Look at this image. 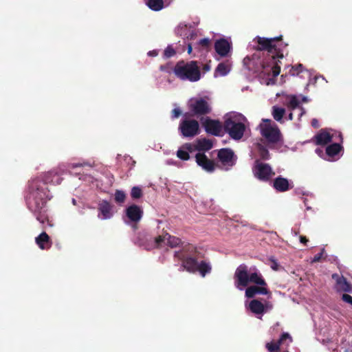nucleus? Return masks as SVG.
I'll return each mask as SVG.
<instances>
[{
  "instance_id": "nucleus-32",
  "label": "nucleus",
  "mask_w": 352,
  "mask_h": 352,
  "mask_svg": "<svg viewBox=\"0 0 352 352\" xmlns=\"http://www.w3.org/2000/svg\"><path fill=\"white\" fill-rule=\"evenodd\" d=\"M46 174H52L50 179H52V181L47 182V184H52L54 185H58L60 184L63 180V178H61L60 176L57 173H55L54 171L48 172Z\"/></svg>"
},
{
  "instance_id": "nucleus-30",
  "label": "nucleus",
  "mask_w": 352,
  "mask_h": 352,
  "mask_svg": "<svg viewBox=\"0 0 352 352\" xmlns=\"http://www.w3.org/2000/svg\"><path fill=\"white\" fill-rule=\"evenodd\" d=\"M258 152L261 160H267L270 159V155L267 148L263 145L258 144Z\"/></svg>"
},
{
  "instance_id": "nucleus-11",
  "label": "nucleus",
  "mask_w": 352,
  "mask_h": 352,
  "mask_svg": "<svg viewBox=\"0 0 352 352\" xmlns=\"http://www.w3.org/2000/svg\"><path fill=\"white\" fill-rule=\"evenodd\" d=\"M181 134L186 138H192L199 133V124L196 120H183L179 125Z\"/></svg>"
},
{
  "instance_id": "nucleus-6",
  "label": "nucleus",
  "mask_w": 352,
  "mask_h": 352,
  "mask_svg": "<svg viewBox=\"0 0 352 352\" xmlns=\"http://www.w3.org/2000/svg\"><path fill=\"white\" fill-rule=\"evenodd\" d=\"M173 72L175 75L182 80L196 82L201 78L200 70L195 60H180L176 63Z\"/></svg>"
},
{
  "instance_id": "nucleus-52",
  "label": "nucleus",
  "mask_w": 352,
  "mask_h": 352,
  "mask_svg": "<svg viewBox=\"0 0 352 352\" xmlns=\"http://www.w3.org/2000/svg\"><path fill=\"white\" fill-rule=\"evenodd\" d=\"M192 48L191 44L188 45V53L190 54L192 52Z\"/></svg>"
},
{
  "instance_id": "nucleus-35",
  "label": "nucleus",
  "mask_w": 352,
  "mask_h": 352,
  "mask_svg": "<svg viewBox=\"0 0 352 352\" xmlns=\"http://www.w3.org/2000/svg\"><path fill=\"white\" fill-rule=\"evenodd\" d=\"M126 199V194L124 191L117 190L115 192V201L116 203L122 204Z\"/></svg>"
},
{
  "instance_id": "nucleus-1",
  "label": "nucleus",
  "mask_w": 352,
  "mask_h": 352,
  "mask_svg": "<svg viewBox=\"0 0 352 352\" xmlns=\"http://www.w3.org/2000/svg\"><path fill=\"white\" fill-rule=\"evenodd\" d=\"M52 174H45L42 179L36 178L30 182L29 193L26 197L29 210L36 217L37 221L44 225L49 222L46 204L52 198L47 187V182H52Z\"/></svg>"
},
{
  "instance_id": "nucleus-22",
  "label": "nucleus",
  "mask_w": 352,
  "mask_h": 352,
  "mask_svg": "<svg viewBox=\"0 0 352 352\" xmlns=\"http://www.w3.org/2000/svg\"><path fill=\"white\" fill-rule=\"evenodd\" d=\"M111 208V205L106 200H103L99 204L98 210L102 215V219H110L112 217Z\"/></svg>"
},
{
  "instance_id": "nucleus-41",
  "label": "nucleus",
  "mask_w": 352,
  "mask_h": 352,
  "mask_svg": "<svg viewBox=\"0 0 352 352\" xmlns=\"http://www.w3.org/2000/svg\"><path fill=\"white\" fill-rule=\"evenodd\" d=\"M182 148L185 151H187L188 153H192L193 151L196 150L195 146H194L191 143H186L182 145Z\"/></svg>"
},
{
  "instance_id": "nucleus-16",
  "label": "nucleus",
  "mask_w": 352,
  "mask_h": 352,
  "mask_svg": "<svg viewBox=\"0 0 352 352\" xmlns=\"http://www.w3.org/2000/svg\"><path fill=\"white\" fill-rule=\"evenodd\" d=\"M214 50L220 57H226L232 50V43L226 38H220L214 43Z\"/></svg>"
},
{
  "instance_id": "nucleus-18",
  "label": "nucleus",
  "mask_w": 352,
  "mask_h": 352,
  "mask_svg": "<svg viewBox=\"0 0 352 352\" xmlns=\"http://www.w3.org/2000/svg\"><path fill=\"white\" fill-rule=\"evenodd\" d=\"M35 242L41 250H48L52 246V241L49 235L43 232L35 239Z\"/></svg>"
},
{
  "instance_id": "nucleus-4",
  "label": "nucleus",
  "mask_w": 352,
  "mask_h": 352,
  "mask_svg": "<svg viewBox=\"0 0 352 352\" xmlns=\"http://www.w3.org/2000/svg\"><path fill=\"white\" fill-rule=\"evenodd\" d=\"M243 64L246 68L254 74H263L270 75L271 73L274 77H276L280 72V65L277 63L272 64L268 59L261 60L258 56L254 54L252 58L248 56L243 59Z\"/></svg>"
},
{
  "instance_id": "nucleus-13",
  "label": "nucleus",
  "mask_w": 352,
  "mask_h": 352,
  "mask_svg": "<svg viewBox=\"0 0 352 352\" xmlns=\"http://www.w3.org/2000/svg\"><path fill=\"white\" fill-rule=\"evenodd\" d=\"M217 158L223 166H233L236 160L234 151L229 148H221L218 151Z\"/></svg>"
},
{
  "instance_id": "nucleus-48",
  "label": "nucleus",
  "mask_w": 352,
  "mask_h": 352,
  "mask_svg": "<svg viewBox=\"0 0 352 352\" xmlns=\"http://www.w3.org/2000/svg\"><path fill=\"white\" fill-rule=\"evenodd\" d=\"M148 55L150 56H156L157 55V52L156 50L149 51L148 52Z\"/></svg>"
},
{
  "instance_id": "nucleus-10",
  "label": "nucleus",
  "mask_w": 352,
  "mask_h": 352,
  "mask_svg": "<svg viewBox=\"0 0 352 352\" xmlns=\"http://www.w3.org/2000/svg\"><path fill=\"white\" fill-rule=\"evenodd\" d=\"M253 173L257 179L263 182L269 181L275 175L268 164L263 163L258 160H256L254 162Z\"/></svg>"
},
{
  "instance_id": "nucleus-29",
  "label": "nucleus",
  "mask_w": 352,
  "mask_h": 352,
  "mask_svg": "<svg viewBox=\"0 0 352 352\" xmlns=\"http://www.w3.org/2000/svg\"><path fill=\"white\" fill-rule=\"evenodd\" d=\"M166 235H168L167 244L170 248H176L182 243V240L179 238L171 236L168 233H166Z\"/></svg>"
},
{
  "instance_id": "nucleus-43",
  "label": "nucleus",
  "mask_w": 352,
  "mask_h": 352,
  "mask_svg": "<svg viewBox=\"0 0 352 352\" xmlns=\"http://www.w3.org/2000/svg\"><path fill=\"white\" fill-rule=\"evenodd\" d=\"M171 114L172 118H177L181 116L182 111L179 108H175L172 110Z\"/></svg>"
},
{
  "instance_id": "nucleus-59",
  "label": "nucleus",
  "mask_w": 352,
  "mask_h": 352,
  "mask_svg": "<svg viewBox=\"0 0 352 352\" xmlns=\"http://www.w3.org/2000/svg\"><path fill=\"white\" fill-rule=\"evenodd\" d=\"M277 265V263H274V267H276Z\"/></svg>"
},
{
  "instance_id": "nucleus-56",
  "label": "nucleus",
  "mask_w": 352,
  "mask_h": 352,
  "mask_svg": "<svg viewBox=\"0 0 352 352\" xmlns=\"http://www.w3.org/2000/svg\"><path fill=\"white\" fill-rule=\"evenodd\" d=\"M82 164H75V165H73V167H78V166H81Z\"/></svg>"
},
{
  "instance_id": "nucleus-34",
  "label": "nucleus",
  "mask_w": 352,
  "mask_h": 352,
  "mask_svg": "<svg viewBox=\"0 0 352 352\" xmlns=\"http://www.w3.org/2000/svg\"><path fill=\"white\" fill-rule=\"evenodd\" d=\"M176 54V51L171 45H169L164 50L163 56L165 58H169L174 56Z\"/></svg>"
},
{
  "instance_id": "nucleus-26",
  "label": "nucleus",
  "mask_w": 352,
  "mask_h": 352,
  "mask_svg": "<svg viewBox=\"0 0 352 352\" xmlns=\"http://www.w3.org/2000/svg\"><path fill=\"white\" fill-rule=\"evenodd\" d=\"M342 147L338 143H333L326 148V153L329 157H334L342 150Z\"/></svg>"
},
{
  "instance_id": "nucleus-25",
  "label": "nucleus",
  "mask_w": 352,
  "mask_h": 352,
  "mask_svg": "<svg viewBox=\"0 0 352 352\" xmlns=\"http://www.w3.org/2000/svg\"><path fill=\"white\" fill-rule=\"evenodd\" d=\"M249 308L255 314H262L265 311V305L256 299L250 301Z\"/></svg>"
},
{
  "instance_id": "nucleus-42",
  "label": "nucleus",
  "mask_w": 352,
  "mask_h": 352,
  "mask_svg": "<svg viewBox=\"0 0 352 352\" xmlns=\"http://www.w3.org/2000/svg\"><path fill=\"white\" fill-rule=\"evenodd\" d=\"M324 252V249L323 248V249L321 250V252L320 253L316 254L314 256L311 262L312 263H317V262L320 261V260H321V258H322V257L323 256Z\"/></svg>"
},
{
  "instance_id": "nucleus-19",
  "label": "nucleus",
  "mask_w": 352,
  "mask_h": 352,
  "mask_svg": "<svg viewBox=\"0 0 352 352\" xmlns=\"http://www.w3.org/2000/svg\"><path fill=\"white\" fill-rule=\"evenodd\" d=\"M231 66L232 64L229 60L219 63L214 70V76L217 78L226 76L230 72Z\"/></svg>"
},
{
  "instance_id": "nucleus-36",
  "label": "nucleus",
  "mask_w": 352,
  "mask_h": 352,
  "mask_svg": "<svg viewBox=\"0 0 352 352\" xmlns=\"http://www.w3.org/2000/svg\"><path fill=\"white\" fill-rule=\"evenodd\" d=\"M300 102L296 96H292L287 107L289 109L294 110L298 107Z\"/></svg>"
},
{
  "instance_id": "nucleus-50",
  "label": "nucleus",
  "mask_w": 352,
  "mask_h": 352,
  "mask_svg": "<svg viewBox=\"0 0 352 352\" xmlns=\"http://www.w3.org/2000/svg\"><path fill=\"white\" fill-rule=\"evenodd\" d=\"M210 65H208V64H206V65H204V67H203V70H204L205 72L210 71Z\"/></svg>"
},
{
  "instance_id": "nucleus-20",
  "label": "nucleus",
  "mask_w": 352,
  "mask_h": 352,
  "mask_svg": "<svg viewBox=\"0 0 352 352\" xmlns=\"http://www.w3.org/2000/svg\"><path fill=\"white\" fill-rule=\"evenodd\" d=\"M268 289L264 286L258 287L256 285L250 286L245 289V296L248 298L254 297L256 294H268Z\"/></svg>"
},
{
  "instance_id": "nucleus-33",
  "label": "nucleus",
  "mask_w": 352,
  "mask_h": 352,
  "mask_svg": "<svg viewBox=\"0 0 352 352\" xmlns=\"http://www.w3.org/2000/svg\"><path fill=\"white\" fill-rule=\"evenodd\" d=\"M280 344L277 341V342H267L265 345V347L269 351V352H280Z\"/></svg>"
},
{
  "instance_id": "nucleus-12",
  "label": "nucleus",
  "mask_w": 352,
  "mask_h": 352,
  "mask_svg": "<svg viewBox=\"0 0 352 352\" xmlns=\"http://www.w3.org/2000/svg\"><path fill=\"white\" fill-rule=\"evenodd\" d=\"M200 121L207 133L214 136H220L221 135L223 125L222 126L221 123L218 120H212L209 117H202Z\"/></svg>"
},
{
  "instance_id": "nucleus-44",
  "label": "nucleus",
  "mask_w": 352,
  "mask_h": 352,
  "mask_svg": "<svg viewBox=\"0 0 352 352\" xmlns=\"http://www.w3.org/2000/svg\"><path fill=\"white\" fill-rule=\"evenodd\" d=\"M287 338H289L290 341L292 342V338L289 336V334L288 333H283L280 336V337L279 340H278V342H279V344H281L283 342V341L285 340Z\"/></svg>"
},
{
  "instance_id": "nucleus-53",
  "label": "nucleus",
  "mask_w": 352,
  "mask_h": 352,
  "mask_svg": "<svg viewBox=\"0 0 352 352\" xmlns=\"http://www.w3.org/2000/svg\"><path fill=\"white\" fill-rule=\"evenodd\" d=\"M288 119L289 120H293V113H290L289 115H288Z\"/></svg>"
},
{
  "instance_id": "nucleus-55",
  "label": "nucleus",
  "mask_w": 352,
  "mask_h": 352,
  "mask_svg": "<svg viewBox=\"0 0 352 352\" xmlns=\"http://www.w3.org/2000/svg\"><path fill=\"white\" fill-rule=\"evenodd\" d=\"M316 152L320 155L322 151L320 148H316Z\"/></svg>"
},
{
  "instance_id": "nucleus-58",
  "label": "nucleus",
  "mask_w": 352,
  "mask_h": 352,
  "mask_svg": "<svg viewBox=\"0 0 352 352\" xmlns=\"http://www.w3.org/2000/svg\"><path fill=\"white\" fill-rule=\"evenodd\" d=\"M76 202V200L74 199H73V203L75 204Z\"/></svg>"
},
{
  "instance_id": "nucleus-27",
  "label": "nucleus",
  "mask_w": 352,
  "mask_h": 352,
  "mask_svg": "<svg viewBox=\"0 0 352 352\" xmlns=\"http://www.w3.org/2000/svg\"><path fill=\"white\" fill-rule=\"evenodd\" d=\"M285 113V109L277 106L272 107V114L274 120L279 122H283L282 120Z\"/></svg>"
},
{
  "instance_id": "nucleus-3",
  "label": "nucleus",
  "mask_w": 352,
  "mask_h": 352,
  "mask_svg": "<svg viewBox=\"0 0 352 352\" xmlns=\"http://www.w3.org/2000/svg\"><path fill=\"white\" fill-rule=\"evenodd\" d=\"M254 41L257 43L256 51L267 52L265 59H268L273 65H280V59L284 57L283 50L288 45L283 41L282 35L270 38L256 36Z\"/></svg>"
},
{
  "instance_id": "nucleus-5",
  "label": "nucleus",
  "mask_w": 352,
  "mask_h": 352,
  "mask_svg": "<svg viewBox=\"0 0 352 352\" xmlns=\"http://www.w3.org/2000/svg\"><path fill=\"white\" fill-rule=\"evenodd\" d=\"M234 285L237 288L245 287L250 283L261 286H266L267 283L262 275L255 270L249 272L248 267L245 264L240 265L234 272Z\"/></svg>"
},
{
  "instance_id": "nucleus-49",
  "label": "nucleus",
  "mask_w": 352,
  "mask_h": 352,
  "mask_svg": "<svg viewBox=\"0 0 352 352\" xmlns=\"http://www.w3.org/2000/svg\"><path fill=\"white\" fill-rule=\"evenodd\" d=\"M332 278L336 280V283H338V280L339 278H341V276H340L338 274H332Z\"/></svg>"
},
{
  "instance_id": "nucleus-47",
  "label": "nucleus",
  "mask_w": 352,
  "mask_h": 352,
  "mask_svg": "<svg viewBox=\"0 0 352 352\" xmlns=\"http://www.w3.org/2000/svg\"><path fill=\"white\" fill-rule=\"evenodd\" d=\"M311 126L314 128H318L319 126L318 122L316 119H313L311 121Z\"/></svg>"
},
{
  "instance_id": "nucleus-7",
  "label": "nucleus",
  "mask_w": 352,
  "mask_h": 352,
  "mask_svg": "<svg viewBox=\"0 0 352 352\" xmlns=\"http://www.w3.org/2000/svg\"><path fill=\"white\" fill-rule=\"evenodd\" d=\"M224 131L234 140H241L245 130V124L237 120L236 117L227 118L223 123Z\"/></svg>"
},
{
  "instance_id": "nucleus-51",
  "label": "nucleus",
  "mask_w": 352,
  "mask_h": 352,
  "mask_svg": "<svg viewBox=\"0 0 352 352\" xmlns=\"http://www.w3.org/2000/svg\"><path fill=\"white\" fill-rule=\"evenodd\" d=\"M303 202H304V204H305V206L307 207V210L311 209V207H309V206H307V199L306 198H305V199H303Z\"/></svg>"
},
{
  "instance_id": "nucleus-23",
  "label": "nucleus",
  "mask_w": 352,
  "mask_h": 352,
  "mask_svg": "<svg viewBox=\"0 0 352 352\" xmlns=\"http://www.w3.org/2000/svg\"><path fill=\"white\" fill-rule=\"evenodd\" d=\"M212 147V142L207 138H201L197 140V144L195 145V149L196 151H199V153L208 151L210 150Z\"/></svg>"
},
{
  "instance_id": "nucleus-60",
  "label": "nucleus",
  "mask_w": 352,
  "mask_h": 352,
  "mask_svg": "<svg viewBox=\"0 0 352 352\" xmlns=\"http://www.w3.org/2000/svg\"><path fill=\"white\" fill-rule=\"evenodd\" d=\"M277 265V263H274V267H276Z\"/></svg>"
},
{
  "instance_id": "nucleus-54",
  "label": "nucleus",
  "mask_w": 352,
  "mask_h": 352,
  "mask_svg": "<svg viewBox=\"0 0 352 352\" xmlns=\"http://www.w3.org/2000/svg\"><path fill=\"white\" fill-rule=\"evenodd\" d=\"M300 110H301V113L300 114V116H302L305 113V110L302 107H300Z\"/></svg>"
},
{
  "instance_id": "nucleus-24",
  "label": "nucleus",
  "mask_w": 352,
  "mask_h": 352,
  "mask_svg": "<svg viewBox=\"0 0 352 352\" xmlns=\"http://www.w3.org/2000/svg\"><path fill=\"white\" fill-rule=\"evenodd\" d=\"M336 289L337 292L352 293V285L349 283L346 278L343 276H341V278H339L338 280Z\"/></svg>"
},
{
  "instance_id": "nucleus-31",
  "label": "nucleus",
  "mask_w": 352,
  "mask_h": 352,
  "mask_svg": "<svg viewBox=\"0 0 352 352\" xmlns=\"http://www.w3.org/2000/svg\"><path fill=\"white\" fill-rule=\"evenodd\" d=\"M168 235L166 233L164 235H159L154 239L153 244L152 245L151 248H158L162 246V244L165 243V241H167Z\"/></svg>"
},
{
  "instance_id": "nucleus-8",
  "label": "nucleus",
  "mask_w": 352,
  "mask_h": 352,
  "mask_svg": "<svg viewBox=\"0 0 352 352\" xmlns=\"http://www.w3.org/2000/svg\"><path fill=\"white\" fill-rule=\"evenodd\" d=\"M265 124H261V133L270 143H278L281 140V133L276 124H272L270 119H263Z\"/></svg>"
},
{
  "instance_id": "nucleus-40",
  "label": "nucleus",
  "mask_w": 352,
  "mask_h": 352,
  "mask_svg": "<svg viewBox=\"0 0 352 352\" xmlns=\"http://www.w3.org/2000/svg\"><path fill=\"white\" fill-rule=\"evenodd\" d=\"M210 44H211V41L208 38H202L198 42V45L199 46H201L204 50H208V49L210 46Z\"/></svg>"
},
{
  "instance_id": "nucleus-17",
  "label": "nucleus",
  "mask_w": 352,
  "mask_h": 352,
  "mask_svg": "<svg viewBox=\"0 0 352 352\" xmlns=\"http://www.w3.org/2000/svg\"><path fill=\"white\" fill-rule=\"evenodd\" d=\"M273 187L278 192H285L292 189L294 186L289 180L282 176H278L273 182Z\"/></svg>"
},
{
  "instance_id": "nucleus-28",
  "label": "nucleus",
  "mask_w": 352,
  "mask_h": 352,
  "mask_svg": "<svg viewBox=\"0 0 352 352\" xmlns=\"http://www.w3.org/2000/svg\"><path fill=\"white\" fill-rule=\"evenodd\" d=\"M147 6L153 10L159 11L164 6L163 0H148Z\"/></svg>"
},
{
  "instance_id": "nucleus-2",
  "label": "nucleus",
  "mask_w": 352,
  "mask_h": 352,
  "mask_svg": "<svg viewBox=\"0 0 352 352\" xmlns=\"http://www.w3.org/2000/svg\"><path fill=\"white\" fill-rule=\"evenodd\" d=\"M174 257L182 261V266L188 272H198L202 277L211 272L212 267L209 262L204 260L198 262V259L203 258L204 255L193 245L183 246L182 250L175 252Z\"/></svg>"
},
{
  "instance_id": "nucleus-21",
  "label": "nucleus",
  "mask_w": 352,
  "mask_h": 352,
  "mask_svg": "<svg viewBox=\"0 0 352 352\" xmlns=\"http://www.w3.org/2000/svg\"><path fill=\"white\" fill-rule=\"evenodd\" d=\"M317 145L324 146L332 141V135L325 131L321 130L314 136Z\"/></svg>"
},
{
  "instance_id": "nucleus-9",
  "label": "nucleus",
  "mask_w": 352,
  "mask_h": 352,
  "mask_svg": "<svg viewBox=\"0 0 352 352\" xmlns=\"http://www.w3.org/2000/svg\"><path fill=\"white\" fill-rule=\"evenodd\" d=\"M188 108L192 116H204L210 114L212 108L208 102L203 98H192L188 104Z\"/></svg>"
},
{
  "instance_id": "nucleus-38",
  "label": "nucleus",
  "mask_w": 352,
  "mask_h": 352,
  "mask_svg": "<svg viewBox=\"0 0 352 352\" xmlns=\"http://www.w3.org/2000/svg\"><path fill=\"white\" fill-rule=\"evenodd\" d=\"M303 66L302 64H298L292 66L289 72V74L292 76H297L302 72Z\"/></svg>"
},
{
  "instance_id": "nucleus-14",
  "label": "nucleus",
  "mask_w": 352,
  "mask_h": 352,
  "mask_svg": "<svg viewBox=\"0 0 352 352\" xmlns=\"http://www.w3.org/2000/svg\"><path fill=\"white\" fill-rule=\"evenodd\" d=\"M126 216L130 222L133 223L132 228L134 230L138 229L137 223H138L143 216L142 209L138 205L133 204L126 208Z\"/></svg>"
},
{
  "instance_id": "nucleus-46",
  "label": "nucleus",
  "mask_w": 352,
  "mask_h": 352,
  "mask_svg": "<svg viewBox=\"0 0 352 352\" xmlns=\"http://www.w3.org/2000/svg\"><path fill=\"white\" fill-rule=\"evenodd\" d=\"M300 243H303L305 245H307V243H308L309 240L305 236H300Z\"/></svg>"
},
{
  "instance_id": "nucleus-57",
  "label": "nucleus",
  "mask_w": 352,
  "mask_h": 352,
  "mask_svg": "<svg viewBox=\"0 0 352 352\" xmlns=\"http://www.w3.org/2000/svg\"><path fill=\"white\" fill-rule=\"evenodd\" d=\"M272 267L273 270H277V267H276L272 266Z\"/></svg>"
},
{
  "instance_id": "nucleus-45",
  "label": "nucleus",
  "mask_w": 352,
  "mask_h": 352,
  "mask_svg": "<svg viewBox=\"0 0 352 352\" xmlns=\"http://www.w3.org/2000/svg\"><path fill=\"white\" fill-rule=\"evenodd\" d=\"M342 300L352 305V296L347 294H344L342 296Z\"/></svg>"
},
{
  "instance_id": "nucleus-37",
  "label": "nucleus",
  "mask_w": 352,
  "mask_h": 352,
  "mask_svg": "<svg viewBox=\"0 0 352 352\" xmlns=\"http://www.w3.org/2000/svg\"><path fill=\"white\" fill-rule=\"evenodd\" d=\"M142 190L138 186H134L131 191V196L133 199H140L142 196Z\"/></svg>"
},
{
  "instance_id": "nucleus-15",
  "label": "nucleus",
  "mask_w": 352,
  "mask_h": 352,
  "mask_svg": "<svg viewBox=\"0 0 352 352\" xmlns=\"http://www.w3.org/2000/svg\"><path fill=\"white\" fill-rule=\"evenodd\" d=\"M195 162L206 172L212 173L215 170L214 161L210 160L204 153H197L195 155Z\"/></svg>"
},
{
  "instance_id": "nucleus-39",
  "label": "nucleus",
  "mask_w": 352,
  "mask_h": 352,
  "mask_svg": "<svg viewBox=\"0 0 352 352\" xmlns=\"http://www.w3.org/2000/svg\"><path fill=\"white\" fill-rule=\"evenodd\" d=\"M177 156L180 160H184V161L188 160L190 159L189 153L187 152V151H185L182 148H179L177 151Z\"/></svg>"
}]
</instances>
